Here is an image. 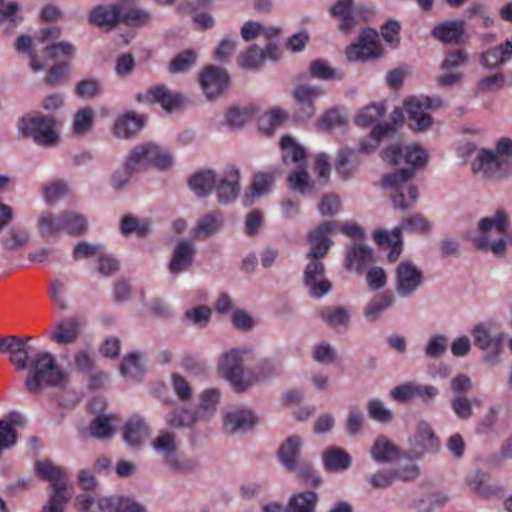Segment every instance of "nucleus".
I'll list each match as a JSON object with an SVG mask.
<instances>
[{
    "label": "nucleus",
    "instance_id": "1",
    "mask_svg": "<svg viewBox=\"0 0 512 512\" xmlns=\"http://www.w3.org/2000/svg\"><path fill=\"white\" fill-rule=\"evenodd\" d=\"M406 164L411 168H402L382 177V186L391 191V199L395 208L405 210L413 207L418 198V190L411 183L414 170L423 167L428 159L427 152L418 145L408 146L403 154Z\"/></svg>",
    "mask_w": 512,
    "mask_h": 512
},
{
    "label": "nucleus",
    "instance_id": "2",
    "mask_svg": "<svg viewBox=\"0 0 512 512\" xmlns=\"http://www.w3.org/2000/svg\"><path fill=\"white\" fill-rule=\"evenodd\" d=\"M335 227V222L326 221L309 234V241L314 243V246L307 255L309 263L304 271V284L309 295L315 299L322 298L332 288L330 281L323 278L325 267L321 259L326 256L330 249L332 242L327 236Z\"/></svg>",
    "mask_w": 512,
    "mask_h": 512
},
{
    "label": "nucleus",
    "instance_id": "3",
    "mask_svg": "<svg viewBox=\"0 0 512 512\" xmlns=\"http://www.w3.org/2000/svg\"><path fill=\"white\" fill-rule=\"evenodd\" d=\"M172 162L171 154L157 145L148 143L137 146L129 154L125 166L113 174L112 185L115 189H121L127 184L132 173L145 169L150 164L159 169H166Z\"/></svg>",
    "mask_w": 512,
    "mask_h": 512
},
{
    "label": "nucleus",
    "instance_id": "4",
    "mask_svg": "<svg viewBox=\"0 0 512 512\" xmlns=\"http://www.w3.org/2000/svg\"><path fill=\"white\" fill-rule=\"evenodd\" d=\"M37 474L51 483L53 494L44 505L42 512H63L65 504L73 494L72 484L69 482L66 470L49 460L36 463Z\"/></svg>",
    "mask_w": 512,
    "mask_h": 512
},
{
    "label": "nucleus",
    "instance_id": "5",
    "mask_svg": "<svg viewBox=\"0 0 512 512\" xmlns=\"http://www.w3.org/2000/svg\"><path fill=\"white\" fill-rule=\"evenodd\" d=\"M64 378L55 357L48 352H40L31 360L25 386L29 392L38 393L46 386L60 385Z\"/></svg>",
    "mask_w": 512,
    "mask_h": 512
},
{
    "label": "nucleus",
    "instance_id": "6",
    "mask_svg": "<svg viewBox=\"0 0 512 512\" xmlns=\"http://www.w3.org/2000/svg\"><path fill=\"white\" fill-rule=\"evenodd\" d=\"M392 127L388 124H377L373 127L369 137L363 138L360 142L359 151L348 147L341 148L337 154L335 168L337 173L343 178L348 179L353 175L359 166V152L371 153L374 151L379 141L390 133Z\"/></svg>",
    "mask_w": 512,
    "mask_h": 512
},
{
    "label": "nucleus",
    "instance_id": "7",
    "mask_svg": "<svg viewBox=\"0 0 512 512\" xmlns=\"http://www.w3.org/2000/svg\"><path fill=\"white\" fill-rule=\"evenodd\" d=\"M508 220L504 210H497L493 217L483 218L479 222L480 235L473 238L477 249H490L494 254L505 252L506 242L503 237L507 234Z\"/></svg>",
    "mask_w": 512,
    "mask_h": 512
},
{
    "label": "nucleus",
    "instance_id": "8",
    "mask_svg": "<svg viewBox=\"0 0 512 512\" xmlns=\"http://www.w3.org/2000/svg\"><path fill=\"white\" fill-rule=\"evenodd\" d=\"M151 446L171 471L184 473L192 469V463L178 453L180 441L174 431L160 430L151 442Z\"/></svg>",
    "mask_w": 512,
    "mask_h": 512
},
{
    "label": "nucleus",
    "instance_id": "9",
    "mask_svg": "<svg viewBox=\"0 0 512 512\" xmlns=\"http://www.w3.org/2000/svg\"><path fill=\"white\" fill-rule=\"evenodd\" d=\"M246 352L231 349L223 353L218 361V372L230 385L239 392L246 391L253 385V377L243 368Z\"/></svg>",
    "mask_w": 512,
    "mask_h": 512
},
{
    "label": "nucleus",
    "instance_id": "10",
    "mask_svg": "<svg viewBox=\"0 0 512 512\" xmlns=\"http://www.w3.org/2000/svg\"><path fill=\"white\" fill-rule=\"evenodd\" d=\"M39 228L44 238L56 236L61 232H66L72 236H79L86 232L87 222L84 216L72 211L60 213L59 215L48 213L40 217Z\"/></svg>",
    "mask_w": 512,
    "mask_h": 512
},
{
    "label": "nucleus",
    "instance_id": "11",
    "mask_svg": "<svg viewBox=\"0 0 512 512\" xmlns=\"http://www.w3.org/2000/svg\"><path fill=\"white\" fill-rule=\"evenodd\" d=\"M504 157H512V139L507 137L497 141L494 151L482 149L472 163V170L475 173L483 171L488 177L497 176L504 163Z\"/></svg>",
    "mask_w": 512,
    "mask_h": 512
},
{
    "label": "nucleus",
    "instance_id": "12",
    "mask_svg": "<svg viewBox=\"0 0 512 512\" xmlns=\"http://www.w3.org/2000/svg\"><path fill=\"white\" fill-rule=\"evenodd\" d=\"M475 345L484 351L483 362L495 366L500 363L504 334L491 325L480 323L473 329Z\"/></svg>",
    "mask_w": 512,
    "mask_h": 512
},
{
    "label": "nucleus",
    "instance_id": "13",
    "mask_svg": "<svg viewBox=\"0 0 512 512\" xmlns=\"http://www.w3.org/2000/svg\"><path fill=\"white\" fill-rule=\"evenodd\" d=\"M19 129L24 136L31 137L39 145L50 146L58 139L55 120L51 116L23 117Z\"/></svg>",
    "mask_w": 512,
    "mask_h": 512
},
{
    "label": "nucleus",
    "instance_id": "14",
    "mask_svg": "<svg viewBox=\"0 0 512 512\" xmlns=\"http://www.w3.org/2000/svg\"><path fill=\"white\" fill-rule=\"evenodd\" d=\"M44 52L56 62V64L48 70L45 82L49 85H55L65 77L69 63L74 56L75 47L67 42H57L48 45Z\"/></svg>",
    "mask_w": 512,
    "mask_h": 512
},
{
    "label": "nucleus",
    "instance_id": "15",
    "mask_svg": "<svg viewBox=\"0 0 512 512\" xmlns=\"http://www.w3.org/2000/svg\"><path fill=\"white\" fill-rule=\"evenodd\" d=\"M441 105L442 100L440 98L412 97L406 100L404 107L408 115L409 127L415 131L425 130L430 127L432 119L427 110L440 107Z\"/></svg>",
    "mask_w": 512,
    "mask_h": 512
},
{
    "label": "nucleus",
    "instance_id": "16",
    "mask_svg": "<svg viewBox=\"0 0 512 512\" xmlns=\"http://www.w3.org/2000/svg\"><path fill=\"white\" fill-rule=\"evenodd\" d=\"M424 282L422 271L411 261H401L395 271V289L401 297L412 296Z\"/></svg>",
    "mask_w": 512,
    "mask_h": 512
},
{
    "label": "nucleus",
    "instance_id": "17",
    "mask_svg": "<svg viewBox=\"0 0 512 512\" xmlns=\"http://www.w3.org/2000/svg\"><path fill=\"white\" fill-rule=\"evenodd\" d=\"M258 417L250 409L243 406L229 407L222 412V429L226 434H238L253 429Z\"/></svg>",
    "mask_w": 512,
    "mask_h": 512
},
{
    "label": "nucleus",
    "instance_id": "18",
    "mask_svg": "<svg viewBox=\"0 0 512 512\" xmlns=\"http://www.w3.org/2000/svg\"><path fill=\"white\" fill-rule=\"evenodd\" d=\"M382 54V46L378 33L373 29L364 30L358 42L347 48L346 56L350 61H365L375 59Z\"/></svg>",
    "mask_w": 512,
    "mask_h": 512
},
{
    "label": "nucleus",
    "instance_id": "19",
    "mask_svg": "<svg viewBox=\"0 0 512 512\" xmlns=\"http://www.w3.org/2000/svg\"><path fill=\"white\" fill-rule=\"evenodd\" d=\"M323 94V90L316 86L300 85L295 88L293 97L296 105L293 118L296 121H306L315 113L314 101Z\"/></svg>",
    "mask_w": 512,
    "mask_h": 512
},
{
    "label": "nucleus",
    "instance_id": "20",
    "mask_svg": "<svg viewBox=\"0 0 512 512\" xmlns=\"http://www.w3.org/2000/svg\"><path fill=\"white\" fill-rule=\"evenodd\" d=\"M169 426L177 429H189L193 432L208 430V424L202 418L197 409L181 407L173 410L166 417Z\"/></svg>",
    "mask_w": 512,
    "mask_h": 512
},
{
    "label": "nucleus",
    "instance_id": "21",
    "mask_svg": "<svg viewBox=\"0 0 512 512\" xmlns=\"http://www.w3.org/2000/svg\"><path fill=\"white\" fill-rule=\"evenodd\" d=\"M150 435L151 427L140 415L131 416L122 427L123 440L133 448L141 447Z\"/></svg>",
    "mask_w": 512,
    "mask_h": 512
},
{
    "label": "nucleus",
    "instance_id": "22",
    "mask_svg": "<svg viewBox=\"0 0 512 512\" xmlns=\"http://www.w3.org/2000/svg\"><path fill=\"white\" fill-rule=\"evenodd\" d=\"M229 83V74L223 68L208 66L200 75L201 87L208 98L220 95Z\"/></svg>",
    "mask_w": 512,
    "mask_h": 512
},
{
    "label": "nucleus",
    "instance_id": "23",
    "mask_svg": "<svg viewBox=\"0 0 512 512\" xmlns=\"http://www.w3.org/2000/svg\"><path fill=\"white\" fill-rule=\"evenodd\" d=\"M143 98L149 103H159L168 112L180 108L183 104V97L179 93H172L163 84L148 89Z\"/></svg>",
    "mask_w": 512,
    "mask_h": 512
},
{
    "label": "nucleus",
    "instance_id": "24",
    "mask_svg": "<svg viewBox=\"0 0 512 512\" xmlns=\"http://www.w3.org/2000/svg\"><path fill=\"white\" fill-rule=\"evenodd\" d=\"M302 444L303 440L300 436L292 435L279 446L278 459L288 471H295L298 468Z\"/></svg>",
    "mask_w": 512,
    "mask_h": 512
},
{
    "label": "nucleus",
    "instance_id": "25",
    "mask_svg": "<svg viewBox=\"0 0 512 512\" xmlns=\"http://www.w3.org/2000/svg\"><path fill=\"white\" fill-rule=\"evenodd\" d=\"M96 503L102 512H147L144 505L131 498L103 496Z\"/></svg>",
    "mask_w": 512,
    "mask_h": 512
},
{
    "label": "nucleus",
    "instance_id": "26",
    "mask_svg": "<svg viewBox=\"0 0 512 512\" xmlns=\"http://www.w3.org/2000/svg\"><path fill=\"white\" fill-rule=\"evenodd\" d=\"M88 19L99 28L110 31L120 22V8L118 5H98L90 11Z\"/></svg>",
    "mask_w": 512,
    "mask_h": 512
},
{
    "label": "nucleus",
    "instance_id": "27",
    "mask_svg": "<svg viewBox=\"0 0 512 512\" xmlns=\"http://www.w3.org/2000/svg\"><path fill=\"white\" fill-rule=\"evenodd\" d=\"M465 33L463 20H448L437 24L431 35L442 43H460Z\"/></svg>",
    "mask_w": 512,
    "mask_h": 512
},
{
    "label": "nucleus",
    "instance_id": "28",
    "mask_svg": "<svg viewBox=\"0 0 512 512\" xmlns=\"http://www.w3.org/2000/svg\"><path fill=\"white\" fill-rule=\"evenodd\" d=\"M322 461L327 471L342 472L351 466L352 457L344 449L331 446L323 451Z\"/></svg>",
    "mask_w": 512,
    "mask_h": 512
},
{
    "label": "nucleus",
    "instance_id": "29",
    "mask_svg": "<svg viewBox=\"0 0 512 512\" xmlns=\"http://www.w3.org/2000/svg\"><path fill=\"white\" fill-rule=\"evenodd\" d=\"M29 337L14 336L9 342L5 353L10 355V361L17 370H24L28 367V358L31 352L28 345Z\"/></svg>",
    "mask_w": 512,
    "mask_h": 512
},
{
    "label": "nucleus",
    "instance_id": "30",
    "mask_svg": "<svg viewBox=\"0 0 512 512\" xmlns=\"http://www.w3.org/2000/svg\"><path fill=\"white\" fill-rule=\"evenodd\" d=\"M217 192V198L219 203L226 204L233 201L240 190L239 187V171L232 168L227 178H221L219 181L216 180L214 188Z\"/></svg>",
    "mask_w": 512,
    "mask_h": 512
},
{
    "label": "nucleus",
    "instance_id": "31",
    "mask_svg": "<svg viewBox=\"0 0 512 512\" xmlns=\"http://www.w3.org/2000/svg\"><path fill=\"white\" fill-rule=\"evenodd\" d=\"M353 4L354 0H337L329 9L330 15L339 20L338 27L343 33H349L355 25Z\"/></svg>",
    "mask_w": 512,
    "mask_h": 512
},
{
    "label": "nucleus",
    "instance_id": "32",
    "mask_svg": "<svg viewBox=\"0 0 512 512\" xmlns=\"http://www.w3.org/2000/svg\"><path fill=\"white\" fill-rule=\"evenodd\" d=\"M512 57V40L495 46L480 56V62L485 68H495Z\"/></svg>",
    "mask_w": 512,
    "mask_h": 512
},
{
    "label": "nucleus",
    "instance_id": "33",
    "mask_svg": "<svg viewBox=\"0 0 512 512\" xmlns=\"http://www.w3.org/2000/svg\"><path fill=\"white\" fill-rule=\"evenodd\" d=\"M194 253L195 251L192 244L187 241L180 242L176 246L172 259L169 263L170 272L172 274H177L191 266Z\"/></svg>",
    "mask_w": 512,
    "mask_h": 512
},
{
    "label": "nucleus",
    "instance_id": "34",
    "mask_svg": "<svg viewBox=\"0 0 512 512\" xmlns=\"http://www.w3.org/2000/svg\"><path fill=\"white\" fill-rule=\"evenodd\" d=\"M221 399V392L215 388H208L201 392L199 396L198 412L207 424L213 419L217 412Z\"/></svg>",
    "mask_w": 512,
    "mask_h": 512
},
{
    "label": "nucleus",
    "instance_id": "35",
    "mask_svg": "<svg viewBox=\"0 0 512 512\" xmlns=\"http://www.w3.org/2000/svg\"><path fill=\"white\" fill-rule=\"evenodd\" d=\"M374 239L380 246H391V250L388 254L390 262H394L398 259L402 252L401 228H394L391 233L383 230L376 231L374 233Z\"/></svg>",
    "mask_w": 512,
    "mask_h": 512
},
{
    "label": "nucleus",
    "instance_id": "36",
    "mask_svg": "<svg viewBox=\"0 0 512 512\" xmlns=\"http://www.w3.org/2000/svg\"><path fill=\"white\" fill-rule=\"evenodd\" d=\"M144 126V117L135 113H127L117 119L114 132L121 138H129L139 132Z\"/></svg>",
    "mask_w": 512,
    "mask_h": 512
},
{
    "label": "nucleus",
    "instance_id": "37",
    "mask_svg": "<svg viewBox=\"0 0 512 512\" xmlns=\"http://www.w3.org/2000/svg\"><path fill=\"white\" fill-rule=\"evenodd\" d=\"M216 180V175L213 171H200L190 177L189 187L197 196L204 197L212 191Z\"/></svg>",
    "mask_w": 512,
    "mask_h": 512
},
{
    "label": "nucleus",
    "instance_id": "38",
    "mask_svg": "<svg viewBox=\"0 0 512 512\" xmlns=\"http://www.w3.org/2000/svg\"><path fill=\"white\" fill-rule=\"evenodd\" d=\"M317 502L318 496L315 492L297 493L289 499L287 512H315Z\"/></svg>",
    "mask_w": 512,
    "mask_h": 512
},
{
    "label": "nucleus",
    "instance_id": "39",
    "mask_svg": "<svg viewBox=\"0 0 512 512\" xmlns=\"http://www.w3.org/2000/svg\"><path fill=\"white\" fill-rule=\"evenodd\" d=\"M280 148L284 163L289 161L299 164L306 157V151L303 146L298 144L290 135H284L280 140Z\"/></svg>",
    "mask_w": 512,
    "mask_h": 512
},
{
    "label": "nucleus",
    "instance_id": "40",
    "mask_svg": "<svg viewBox=\"0 0 512 512\" xmlns=\"http://www.w3.org/2000/svg\"><path fill=\"white\" fill-rule=\"evenodd\" d=\"M372 260V251L366 245H354L346 255V266L348 269L361 271Z\"/></svg>",
    "mask_w": 512,
    "mask_h": 512
},
{
    "label": "nucleus",
    "instance_id": "41",
    "mask_svg": "<svg viewBox=\"0 0 512 512\" xmlns=\"http://www.w3.org/2000/svg\"><path fill=\"white\" fill-rule=\"evenodd\" d=\"M371 455L377 462H390L398 456V449L386 437L380 436L374 442Z\"/></svg>",
    "mask_w": 512,
    "mask_h": 512
},
{
    "label": "nucleus",
    "instance_id": "42",
    "mask_svg": "<svg viewBox=\"0 0 512 512\" xmlns=\"http://www.w3.org/2000/svg\"><path fill=\"white\" fill-rule=\"evenodd\" d=\"M117 424L114 416H97L90 424L89 433L97 439H105L112 435Z\"/></svg>",
    "mask_w": 512,
    "mask_h": 512
},
{
    "label": "nucleus",
    "instance_id": "43",
    "mask_svg": "<svg viewBox=\"0 0 512 512\" xmlns=\"http://www.w3.org/2000/svg\"><path fill=\"white\" fill-rule=\"evenodd\" d=\"M223 224V217L220 214H207L199 219L195 228L197 239H206L216 233Z\"/></svg>",
    "mask_w": 512,
    "mask_h": 512
},
{
    "label": "nucleus",
    "instance_id": "44",
    "mask_svg": "<svg viewBox=\"0 0 512 512\" xmlns=\"http://www.w3.org/2000/svg\"><path fill=\"white\" fill-rule=\"evenodd\" d=\"M287 113L280 108H273L259 119V127L266 134L272 133L287 119Z\"/></svg>",
    "mask_w": 512,
    "mask_h": 512
},
{
    "label": "nucleus",
    "instance_id": "45",
    "mask_svg": "<svg viewBox=\"0 0 512 512\" xmlns=\"http://www.w3.org/2000/svg\"><path fill=\"white\" fill-rule=\"evenodd\" d=\"M79 334L77 322H61L52 332V340L59 344L74 342Z\"/></svg>",
    "mask_w": 512,
    "mask_h": 512
},
{
    "label": "nucleus",
    "instance_id": "46",
    "mask_svg": "<svg viewBox=\"0 0 512 512\" xmlns=\"http://www.w3.org/2000/svg\"><path fill=\"white\" fill-rule=\"evenodd\" d=\"M280 372V365L273 359H264L258 363L255 369L250 372L253 377V384L259 381H265L277 376Z\"/></svg>",
    "mask_w": 512,
    "mask_h": 512
},
{
    "label": "nucleus",
    "instance_id": "47",
    "mask_svg": "<svg viewBox=\"0 0 512 512\" xmlns=\"http://www.w3.org/2000/svg\"><path fill=\"white\" fill-rule=\"evenodd\" d=\"M120 372L126 379H138L143 373V364L140 355L131 353L125 356L120 366Z\"/></svg>",
    "mask_w": 512,
    "mask_h": 512
},
{
    "label": "nucleus",
    "instance_id": "48",
    "mask_svg": "<svg viewBox=\"0 0 512 512\" xmlns=\"http://www.w3.org/2000/svg\"><path fill=\"white\" fill-rule=\"evenodd\" d=\"M385 113V107L383 104H370L359 111L355 118V123L360 127H367Z\"/></svg>",
    "mask_w": 512,
    "mask_h": 512
},
{
    "label": "nucleus",
    "instance_id": "49",
    "mask_svg": "<svg viewBox=\"0 0 512 512\" xmlns=\"http://www.w3.org/2000/svg\"><path fill=\"white\" fill-rule=\"evenodd\" d=\"M394 295L390 291H386L374 297L366 307L365 314L368 318H376L393 304Z\"/></svg>",
    "mask_w": 512,
    "mask_h": 512
},
{
    "label": "nucleus",
    "instance_id": "50",
    "mask_svg": "<svg viewBox=\"0 0 512 512\" xmlns=\"http://www.w3.org/2000/svg\"><path fill=\"white\" fill-rule=\"evenodd\" d=\"M309 73L312 77L321 80H333L343 78V74L341 72L331 68L325 61L321 59L314 60L310 63Z\"/></svg>",
    "mask_w": 512,
    "mask_h": 512
},
{
    "label": "nucleus",
    "instance_id": "51",
    "mask_svg": "<svg viewBox=\"0 0 512 512\" xmlns=\"http://www.w3.org/2000/svg\"><path fill=\"white\" fill-rule=\"evenodd\" d=\"M32 39L30 36L21 35L15 41V49L20 53H28L30 59V66L34 72H39L44 69L45 65L42 64L35 51L31 49Z\"/></svg>",
    "mask_w": 512,
    "mask_h": 512
},
{
    "label": "nucleus",
    "instance_id": "52",
    "mask_svg": "<svg viewBox=\"0 0 512 512\" xmlns=\"http://www.w3.org/2000/svg\"><path fill=\"white\" fill-rule=\"evenodd\" d=\"M488 476L482 471H472L466 478V483L469 489L479 495L488 496L491 493V489L487 484Z\"/></svg>",
    "mask_w": 512,
    "mask_h": 512
},
{
    "label": "nucleus",
    "instance_id": "53",
    "mask_svg": "<svg viewBox=\"0 0 512 512\" xmlns=\"http://www.w3.org/2000/svg\"><path fill=\"white\" fill-rule=\"evenodd\" d=\"M473 403L477 405L480 404V401H472L465 395H455L451 401V407L458 418L467 420L473 415Z\"/></svg>",
    "mask_w": 512,
    "mask_h": 512
},
{
    "label": "nucleus",
    "instance_id": "54",
    "mask_svg": "<svg viewBox=\"0 0 512 512\" xmlns=\"http://www.w3.org/2000/svg\"><path fill=\"white\" fill-rule=\"evenodd\" d=\"M367 412L371 419L380 423H389L392 421L393 413L379 399H372L367 404Z\"/></svg>",
    "mask_w": 512,
    "mask_h": 512
},
{
    "label": "nucleus",
    "instance_id": "55",
    "mask_svg": "<svg viewBox=\"0 0 512 512\" xmlns=\"http://www.w3.org/2000/svg\"><path fill=\"white\" fill-rule=\"evenodd\" d=\"M94 112L90 107L79 110L73 121V130L76 134H83L89 131L93 126Z\"/></svg>",
    "mask_w": 512,
    "mask_h": 512
},
{
    "label": "nucleus",
    "instance_id": "56",
    "mask_svg": "<svg viewBox=\"0 0 512 512\" xmlns=\"http://www.w3.org/2000/svg\"><path fill=\"white\" fill-rule=\"evenodd\" d=\"M264 61V53L258 46L250 47L239 58V65L245 69H256Z\"/></svg>",
    "mask_w": 512,
    "mask_h": 512
},
{
    "label": "nucleus",
    "instance_id": "57",
    "mask_svg": "<svg viewBox=\"0 0 512 512\" xmlns=\"http://www.w3.org/2000/svg\"><path fill=\"white\" fill-rule=\"evenodd\" d=\"M271 182L272 178L270 176L262 173L256 174L251 184V196H247L246 199H244V205H251L253 203V197L263 195L267 191Z\"/></svg>",
    "mask_w": 512,
    "mask_h": 512
},
{
    "label": "nucleus",
    "instance_id": "58",
    "mask_svg": "<svg viewBox=\"0 0 512 512\" xmlns=\"http://www.w3.org/2000/svg\"><path fill=\"white\" fill-rule=\"evenodd\" d=\"M416 389L415 382H405L394 387L389 395L396 402L406 403L416 398Z\"/></svg>",
    "mask_w": 512,
    "mask_h": 512
},
{
    "label": "nucleus",
    "instance_id": "59",
    "mask_svg": "<svg viewBox=\"0 0 512 512\" xmlns=\"http://www.w3.org/2000/svg\"><path fill=\"white\" fill-rule=\"evenodd\" d=\"M196 61V55L192 50H185L179 53L170 62L169 71L171 73H180L188 70Z\"/></svg>",
    "mask_w": 512,
    "mask_h": 512
},
{
    "label": "nucleus",
    "instance_id": "60",
    "mask_svg": "<svg viewBox=\"0 0 512 512\" xmlns=\"http://www.w3.org/2000/svg\"><path fill=\"white\" fill-rule=\"evenodd\" d=\"M20 9L18 3L12 2L7 6L0 9V24L8 21L9 27L5 30L6 34H9L22 21L21 16H17L16 13Z\"/></svg>",
    "mask_w": 512,
    "mask_h": 512
},
{
    "label": "nucleus",
    "instance_id": "61",
    "mask_svg": "<svg viewBox=\"0 0 512 512\" xmlns=\"http://www.w3.org/2000/svg\"><path fill=\"white\" fill-rule=\"evenodd\" d=\"M29 234L24 229H11L3 240L5 249L14 250L27 244Z\"/></svg>",
    "mask_w": 512,
    "mask_h": 512
},
{
    "label": "nucleus",
    "instance_id": "62",
    "mask_svg": "<svg viewBox=\"0 0 512 512\" xmlns=\"http://www.w3.org/2000/svg\"><path fill=\"white\" fill-rule=\"evenodd\" d=\"M289 186L302 194L311 192L313 184L309 180V174L306 171L292 173L288 177Z\"/></svg>",
    "mask_w": 512,
    "mask_h": 512
},
{
    "label": "nucleus",
    "instance_id": "63",
    "mask_svg": "<svg viewBox=\"0 0 512 512\" xmlns=\"http://www.w3.org/2000/svg\"><path fill=\"white\" fill-rule=\"evenodd\" d=\"M120 229L123 235L135 232L138 236H144L148 232L149 227L147 223H140L135 217L124 216L121 220Z\"/></svg>",
    "mask_w": 512,
    "mask_h": 512
},
{
    "label": "nucleus",
    "instance_id": "64",
    "mask_svg": "<svg viewBox=\"0 0 512 512\" xmlns=\"http://www.w3.org/2000/svg\"><path fill=\"white\" fill-rule=\"evenodd\" d=\"M401 26L396 20H388L381 27V35L386 43H389L393 47H397L400 41Z\"/></svg>",
    "mask_w": 512,
    "mask_h": 512
}]
</instances>
